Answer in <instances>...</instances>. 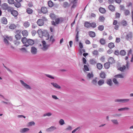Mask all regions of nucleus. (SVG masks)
<instances>
[{
  "mask_svg": "<svg viewBox=\"0 0 133 133\" xmlns=\"http://www.w3.org/2000/svg\"><path fill=\"white\" fill-rule=\"evenodd\" d=\"M43 47L42 48V49L44 51L46 50L49 47L50 45L49 44H46L45 41H43L42 42Z\"/></svg>",
  "mask_w": 133,
  "mask_h": 133,
  "instance_id": "1",
  "label": "nucleus"
},
{
  "mask_svg": "<svg viewBox=\"0 0 133 133\" xmlns=\"http://www.w3.org/2000/svg\"><path fill=\"white\" fill-rule=\"evenodd\" d=\"M125 38L128 41L131 42L132 40V33L131 32H129L126 35Z\"/></svg>",
  "mask_w": 133,
  "mask_h": 133,
  "instance_id": "2",
  "label": "nucleus"
},
{
  "mask_svg": "<svg viewBox=\"0 0 133 133\" xmlns=\"http://www.w3.org/2000/svg\"><path fill=\"white\" fill-rule=\"evenodd\" d=\"M27 43L28 44H25L23 46L28 47L29 45H32L34 43V41L33 40L29 39H28Z\"/></svg>",
  "mask_w": 133,
  "mask_h": 133,
  "instance_id": "3",
  "label": "nucleus"
},
{
  "mask_svg": "<svg viewBox=\"0 0 133 133\" xmlns=\"http://www.w3.org/2000/svg\"><path fill=\"white\" fill-rule=\"evenodd\" d=\"M129 100V99H116L115 102H116L126 103L128 102Z\"/></svg>",
  "mask_w": 133,
  "mask_h": 133,
  "instance_id": "4",
  "label": "nucleus"
},
{
  "mask_svg": "<svg viewBox=\"0 0 133 133\" xmlns=\"http://www.w3.org/2000/svg\"><path fill=\"white\" fill-rule=\"evenodd\" d=\"M48 42L49 43L50 45L52 44L55 41V39L54 38L53 36H51L48 39Z\"/></svg>",
  "mask_w": 133,
  "mask_h": 133,
  "instance_id": "5",
  "label": "nucleus"
},
{
  "mask_svg": "<svg viewBox=\"0 0 133 133\" xmlns=\"http://www.w3.org/2000/svg\"><path fill=\"white\" fill-rule=\"evenodd\" d=\"M20 82L22 85L25 88L27 89H31V87L25 83L22 80H20Z\"/></svg>",
  "mask_w": 133,
  "mask_h": 133,
  "instance_id": "6",
  "label": "nucleus"
},
{
  "mask_svg": "<svg viewBox=\"0 0 133 133\" xmlns=\"http://www.w3.org/2000/svg\"><path fill=\"white\" fill-rule=\"evenodd\" d=\"M46 37V40H48L49 39V35L46 30H44L43 32V36Z\"/></svg>",
  "mask_w": 133,
  "mask_h": 133,
  "instance_id": "7",
  "label": "nucleus"
},
{
  "mask_svg": "<svg viewBox=\"0 0 133 133\" xmlns=\"http://www.w3.org/2000/svg\"><path fill=\"white\" fill-rule=\"evenodd\" d=\"M37 23L38 25L41 26L43 25L44 23V22L42 19H39L37 21Z\"/></svg>",
  "mask_w": 133,
  "mask_h": 133,
  "instance_id": "8",
  "label": "nucleus"
},
{
  "mask_svg": "<svg viewBox=\"0 0 133 133\" xmlns=\"http://www.w3.org/2000/svg\"><path fill=\"white\" fill-rule=\"evenodd\" d=\"M31 51L33 54H36L37 52V49L35 47L32 46L31 48Z\"/></svg>",
  "mask_w": 133,
  "mask_h": 133,
  "instance_id": "9",
  "label": "nucleus"
},
{
  "mask_svg": "<svg viewBox=\"0 0 133 133\" xmlns=\"http://www.w3.org/2000/svg\"><path fill=\"white\" fill-rule=\"evenodd\" d=\"M63 20V18L62 17L57 18L55 19V23L57 24H58L60 22H62Z\"/></svg>",
  "mask_w": 133,
  "mask_h": 133,
  "instance_id": "10",
  "label": "nucleus"
},
{
  "mask_svg": "<svg viewBox=\"0 0 133 133\" xmlns=\"http://www.w3.org/2000/svg\"><path fill=\"white\" fill-rule=\"evenodd\" d=\"M56 129V128L54 126H52L49 128L47 129L46 131L47 132H51Z\"/></svg>",
  "mask_w": 133,
  "mask_h": 133,
  "instance_id": "11",
  "label": "nucleus"
},
{
  "mask_svg": "<svg viewBox=\"0 0 133 133\" xmlns=\"http://www.w3.org/2000/svg\"><path fill=\"white\" fill-rule=\"evenodd\" d=\"M8 6V5L7 3H4L2 4V7L3 10H6Z\"/></svg>",
  "mask_w": 133,
  "mask_h": 133,
  "instance_id": "12",
  "label": "nucleus"
},
{
  "mask_svg": "<svg viewBox=\"0 0 133 133\" xmlns=\"http://www.w3.org/2000/svg\"><path fill=\"white\" fill-rule=\"evenodd\" d=\"M88 34L89 36L91 37H94L96 36L95 32L93 31H90L89 32Z\"/></svg>",
  "mask_w": 133,
  "mask_h": 133,
  "instance_id": "13",
  "label": "nucleus"
},
{
  "mask_svg": "<svg viewBox=\"0 0 133 133\" xmlns=\"http://www.w3.org/2000/svg\"><path fill=\"white\" fill-rule=\"evenodd\" d=\"M11 13L13 16L15 17L17 16L18 14V12L16 10H14L13 9L11 12Z\"/></svg>",
  "mask_w": 133,
  "mask_h": 133,
  "instance_id": "14",
  "label": "nucleus"
},
{
  "mask_svg": "<svg viewBox=\"0 0 133 133\" xmlns=\"http://www.w3.org/2000/svg\"><path fill=\"white\" fill-rule=\"evenodd\" d=\"M89 63L91 65H94L97 63V62L94 59H92L89 61Z\"/></svg>",
  "mask_w": 133,
  "mask_h": 133,
  "instance_id": "15",
  "label": "nucleus"
},
{
  "mask_svg": "<svg viewBox=\"0 0 133 133\" xmlns=\"http://www.w3.org/2000/svg\"><path fill=\"white\" fill-rule=\"evenodd\" d=\"M43 31L41 29H38L37 31V33L41 38L43 36Z\"/></svg>",
  "mask_w": 133,
  "mask_h": 133,
  "instance_id": "16",
  "label": "nucleus"
},
{
  "mask_svg": "<svg viewBox=\"0 0 133 133\" xmlns=\"http://www.w3.org/2000/svg\"><path fill=\"white\" fill-rule=\"evenodd\" d=\"M2 23L4 24H6L7 23V21L6 18L5 17H3L1 19Z\"/></svg>",
  "mask_w": 133,
  "mask_h": 133,
  "instance_id": "17",
  "label": "nucleus"
},
{
  "mask_svg": "<svg viewBox=\"0 0 133 133\" xmlns=\"http://www.w3.org/2000/svg\"><path fill=\"white\" fill-rule=\"evenodd\" d=\"M100 76L101 78L104 79L105 78L106 75L104 72L101 71L100 74Z\"/></svg>",
  "mask_w": 133,
  "mask_h": 133,
  "instance_id": "18",
  "label": "nucleus"
},
{
  "mask_svg": "<svg viewBox=\"0 0 133 133\" xmlns=\"http://www.w3.org/2000/svg\"><path fill=\"white\" fill-rule=\"evenodd\" d=\"M22 34L23 36L25 37H26L28 35V32L26 30H24L22 32Z\"/></svg>",
  "mask_w": 133,
  "mask_h": 133,
  "instance_id": "19",
  "label": "nucleus"
},
{
  "mask_svg": "<svg viewBox=\"0 0 133 133\" xmlns=\"http://www.w3.org/2000/svg\"><path fill=\"white\" fill-rule=\"evenodd\" d=\"M104 81L103 79H101L98 82V84L99 86L102 85L104 83Z\"/></svg>",
  "mask_w": 133,
  "mask_h": 133,
  "instance_id": "20",
  "label": "nucleus"
},
{
  "mask_svg": "<svg viewBox=\"0 0 133 133\" xmlns=\"http://www.w3.org/2000/svg\"><path fill=\"white\" fill-rule=\"evenodd\" d=\"M108 8L109 9L112 11H113L115 10V7L114 6L111 5H110L108 6Z\"/></svg>",
  "mask_w": 133,
  "mask_h": 133,
  "instance_id": "21",
  "label": "nucleus"
},
{
  "mask_svg": "<svg viewBox=\"0 0 133 133\" xmlns=\"http://www.w3.org/2000/svg\"><path fill=\"white\" fill-rule=\"evenodd\" d=\"M41 11L44 14L46 13L47 11V8L44 7H43L41 9Z\"/></svg>",
  "mask_w": 133,
  "mask_h": 133,
  "instance_id": "22",
  "label": "nucleus"
},
{
  "mask_svg": "<svg viewBox=\"0 0 133 133\" xmlns=\"http://www.w3.org/2000/svg\"><path fill=\"white\" fill-rule=\"evenodd\" d=\"M51 84L52 85L55 87L58 88L60 89L61 87L59 85H58L56 83H51Z\"/></svg>",
  "mask_w": 133,
  "mask_h": 133,
  "instance_id": "23",
  "label": "nucleus"
},
{
  "mask_svg": "<svg viewBox=\"0 0 133 133\" xmlns=\"http://www.w3.org/2000/svg\"><path fill=\"white\" fill-rule=\"evenodd\" d=\"M30 25V23L28 21L25 22L23 23V26L25 28L28 27Z\"/></svg>",
  "mask_w": 133,
  "mask_h": 133,
  "instance_id": "24",
  "label": "nucleus"
},
{
  "mask_svg": "<svg viewBox=\"0 0 133 133\" xmlns=\"http://www.w3.org/2000/svg\"><path fill=\"white\" fill-rule=\"evenodd\" d=\"M108 61L110 64H112L114 63L115 61L113 57H110Z\"/></svg>",
  "mask_w": 133,
  "mask_h": 133,
  "instance_id": "25",
  "label": "nucleus"
},
{
  "mask_svg": "<svg viewBox=\"0 0 133 133\" xmlns=\"http://www.w3.org/2000/svg\"><path fill=\"white\" fill-rule=\"evenodd\" d=\"M29 129L27 128H25L21 130L20 132L21 133H24L29 130Z\"/></svg>",
  "mask_w": 133,
  "mask_h": 133,
  "instance_id": "26",
  "label": "nucleus"
},
{
  "mask_svg": "<svg viewBox=\"0 0 133 133\" xmlns=\"http://www.w3.org/2000/svg\"><path fill=\"white\" fill-rule=\"evenodd\" d=\"M14 4L15 6L17 8L20 7L21 6L20 3L17 2H15Z\"/></svg>",
  "mask_w": 133,
  "mask_h": 133,
  "instance_id": "27",
  "label": "nucleus"
},
{
  "mask_svg": "<svg viewBox=\"0 0 133 133\" xmlns=\"http://www.w3.org/2000/svg\"><path fill=\"white\" fill-rule=\"evenodd\" d=\"M28 39L25 38V37H24L22 38V42L24 44H25L27 43V42L28 40Z\"/></svg>",
  "mask_w": 133,
  "mask_h": 133,
  "instance_id": "28",
  "label": "nucleus"
},
{
  "mask_svg": "<svg viewBox=\"0 0 133 133\" xmlns=\"http://www.w3.org/2000/svg\"><path fill=\"white\" fill-rule=\"evenodd\" d=\"M124 13L125 15L127 16L130 14V11L128 10H124Z\"/></svg>",
  "mask_w": 133,
  "mask_h": 133,
  "instance_id": "29",
  "label": "nucleus"
},
{
  "mask_svg": "<svg viewBox=\"0 0 133 133\" xmlns=\"http://www.w3.org/2000/svg\"><path fill=\"white\" fill-rule=\"evenodd\" d=\"M99 12L101 13L104 14L105 12V9L102 7H100L99 9Z\"/></svg>",
  "mask_w": 133,
  "mask_h": 133,
  "instance_id": "30",
  "label": "nucleus"
},
{
  "mask_svg": "<svg viewBox=\"0 0 133 133\" xmlns=\"http://www.w3.org/2000/svg\"><path fill=\"white\" fill-rule=\"evenodd\" d=\"M108 47L111 49L115 47V45L114 43L112 42H111L108 44Z\"/></svg>",
  "mask_w": 133,
  "mask_h": 133,
  "instance_id": "31",
  "label": "nucleus"
},
{
  "mask_svg": "<svg viewBox=\"0 0 133 133\" xmlns=\"http://www.w3.org/2000/svg\"><path fill=\"white\" fill-rule=\"evenodd\" d=\"M121 24L124 26H126L127 25V22L124 20H123L121 22Z\"/></svg>",
  "mask_w": 133,
  "mask_h": 133,
  "instance_id": "32",
  "label": "nucleus"
},
{
  "mask_svg": "<svg viewBox=\"0 0 133 133\" xmlns=\"http://www.w3.org/2000/svg\"><path fill=\"white\" fill-rule=\"evenodd\" d=\"M26 11L29 14H31L33 12V10L31 8H28L26 9Z\"/></svg>",
  "mask_w": 133,
  "mask_h": 133,
  "instance_id": "33",
  "label": "nucleus"
},
{
  "mask_svg": "<svg viewBox=\"0 0 133 133\" xmlns=\"http://www.w3.org/2000/svg\"><path fill=\"white\" fill-rule=\"evenodd\" d=\"M110 63L109 62H106L104 64V67L105 69H108L110 67Z\"/></svg>",
  "mask_w": 133,
  "mask_h": 133,
  "instance_id": "34",
  "label": "nucleus"
},
{
  "mask_svg": "<svg viewBox=\"0 0 133 133\" xmlns=\"http://www.w3.org/2000/svg\"><path fill=\"white\" fill-rule=\"evenodd\" d=\"M90 23L89 22H86L84 23V26L87 28H89L90 27Z\"/></svg>",
  "mask_w": 133,
  "mask_h": 133,
  "instance_id": "35",
  "label": "nucleus"
},
{
  "mask_svg": "<svg viewBox=\"0 0 133 133\" xmlns=\"http://www.w3.org/2000/svg\"><path fill=\"white\" fill-rule=\"evenodd\" d=\"M94 75L92 74V72H91V73H89L87 75V77L89 78H91L94 77Z\"/></svg>",
  "mask_w": 133,
  "mask_h": 133,
  "instance_id": "36",
  "label": "nucleus"
},
{
  "mask_svg": "<svg viewBox=\"0 0 133 133\" xmlns=\"http://www.w3.org/2000/svg\"><path fill=\"white\" fill-rule=\"evenodd\" d=\"M120 54L122 56H124L126 55V52L124 50H122L120 52Z\"/></svg>",
  "mask_w": 133,
  "mask_h": 133,
  "instance_id": "37",
  "label": "nucleus"
},
{
  "mask_svg": "<svg viewBox=\"0 0 133 133\" xmlns=\"http://www.w3.org/2000/svg\"><path fill=\"white\" fill-rule=\"evenodd\" d=\"M13 9L12 7L8 6L6 10H7L9 12H11Z\"/></svg>",
  "mask_w": 133,
  "mask_h": 133,
  "instance_id": "38",
  "label": "nucleus"
},
{
  "mask_svg": "<svg viewBox=\"0 0 133 133\" xmlns=\"http://www.w3.org/2000/svg\"><path fill=\"white\" fill-rule=\"evenodd\" d=\"M97 68L99 70H101L102 68V65L99 63H98L97 64Z\"/></svg>",
  "mask_w": 133,
  "mask_h": 133,
  "instance_id": "39",
  "label": "nucleus"
},
{
  "mask_svg": "<svg viewBox=\"0 0 133 133\" xmlns=\"http://www.w3.org/2000/svg\"><path fill=\"white\" fill-rule=\"evenodd\" d=\"M126 67L125 65H123L122 67H121L118 68V70L121 71H123L125 69Z\"/></svg>",
  "mask_w": 133,
  "mask_h": 133,
  "instance_id": "40",
  "label": "nucleus"
},
{
  "mask_svg": "<svg viewBox=\"0 0 133 133\" xmlns=\"http://www.w3.org/2000/svg\"><path fill=\"white\" fill-rule=\"evenodd\" d=\"M107 84L111 86L112 85V82L111 80L110 79H108L107 80Z\"/></svg>",
  "mask_w": 133,
  "mask_h": 133,
  "instance_id": "41",
  "label": "nucleus"
},
{
  "mask_svg": "<svg viewBox=\"0 0 133 133\" xmlns=\"http://www.w3.org/2000/svg\"><path fill=\"white\" fill-rule=\"evenodd\" d=\"M15 37L17 40L20 39L21 38V34H16L15 35Z\"/></svg>",
  "mask_w": 133,
  "mask_h": 133,
  "instance_id": "42",
  "label": "nucleus"
},
{
  "mask_svg": "<svg viewBox=\"0 0 133 133\" xmlns=\"http://www.w3.org/2000/svg\"><path fill=\"white\" fill-rule=\"evenodd\" d=\"M99 42L101 44L104 45L105 43V41L103 38L100 39Z\"/></svg>",
  "mask_w": 133,
  "mask_h": 133,
  "instance_id": "43",
  "label": "nucleus"
},
{
  "mask_svg": "<svg viewBox=\"0 0 133 133\" xmlns=\"http://www.w3.org/2000/svg\"><path fill=\"white\" fill-rule=\"evenodd\" d=\"M16 27V25L14 24H11L9 26V28L11 29H14Z\"/></svg>",
  "mask_w": 133,
  "mask_h": 133,
  "instance_id": "44",
  "label": "nucleus"
},
{
  "mask_svg": "<svg viewBox=\"0 0 133 133\" xmlns=\"http://www.w3.org/2000/svg\"><path fill=\"white\" fill-rule=\"evenodd\" d=\"M104 26L103 25H99L98 27V29L101 31L103 30L104 29Z\"/></svg>",
  "mask_w": 133,
  "mask_h": 133,
  "instance_id": "45",
  "label": "nucleus"
},
{
  "mask_svg": "<svg viewBox=\"0 0 133 133\" xmlns=\"http://www.w3.org/2000/svg\"><path fill=\"white\" fill-rule=\"evenodd\" d=\"M48 4L49 6L50 7H52L54 5V4L51 1H48Z\"/></svg>",
  "mask_w": 133,
  "mask_h": 133,
  "instance_id": "46",
  "label": "nucleus"
},
{
  "mask_svg": "<svg viewBox=\"0 0 133 133\" xmlns=\"http://www.w3.org/2000/svg\"><path fill=\"white\" fill-rule=\"evenodd\" d=\"M96 26V23L94 22H93L90 23V27L93 28H95Z\"/></svg>",
  "mask_w": 133,
  "mask_h": 133,
  "instance_id": "47",
  "label": "nucleus"
},
{
  "mask_svg": "<svg viewBox=\"0 0 133 133\" xmlns=\"http://www.w3.org/2000/svg\"><path fill=\"white\" fill-rule=\"evenodd\" d=\"M129 109V108L127 107H125L124 108H121L118 109L119 111H120L125 110H128Z\"/></svg>",
  "mask_w": 133,
  "mask_h": 133,
  "instance_id": "48",
  "label": "nucleus"
},
{
  "mask_svg": "<svg viewBox=\"0 0 133 133\" xmlns=\"http://www.w3.org/2000/svg\"><path fill=\"white\" fill-rule=\"evenodd\" d=\"M115 77L116 78H123L124 77L121 74H119L115 75Z\"/></svg>",
  "mask_w": 133,
  "mask_h": 133,
  "instance_id": "49",
  "label": "nucleus"
},
{
  "mask_svg": "<svg viewBox=\"0 0 133 133\" xmlns=\"http://www.w3.org/2000/svg\"><path fill=\"white\" fill-rule=\"evenodd\" d=\"M14 32L15 34H20L21 33V31L19 30H15Z\"/></svg>",
  "mask_w": 133,
  "mask_h": 133,
  "instance_id": "50",
  "label": "nucleus"
},
{
  "mask_svg": "<svg viewBox=\"0 0 133 133\" xmlns=\"http://www.w3.org/2000/svg\"><path fill=\"white\" fill-rule=\"evenodd\" d=\"M84 71H89V68L88 66L86 65H84Z\"/></svg>",
  "mask_w": 133,
  "mask_h": 133,
  "instance_id": "51",
  "label": "nucleus"
},
{
  "mask_svg": "<svg viewBox=\"0 0 133 133\" xmlns=\"http://www.w3.org/2000/svg\"><path fill=\"white\" fill-rule=\"evenodd\" d=\"M97 78H95V79H94L92 80V83L94 85H96L97 84V81L96 80Z\"/></svg>",
  "mask_w": 133,
  "mask_h": 133,
  "instance_id": "52",
  "label": "nucleus"
},
{
  "mask_svg": "<svg viewBox=\"0 0 133 133\" xmlns=\"http://www.w3.org/2000/svg\"><path fill=\"white\" fill-rule=\"evenodd\" d=\"M8 2L9 4H12L14 3L15 1L14 0H8Z\"/></svg>",
  "mask_w": 133,
  "mask_h": 133,
  "instance_id": "53",
  "label": "nucleus"
},
{
  "mask_svg": "<svg viewBox=\"0 0 133 133\" xmlns=\"http://www.w3.org/2000/svg\"><path fill=\"white\" fill-rule=\"evenodd\" d=\"M77 0H73L72 2L74 3L73 5L72 6V8H74L75 6V5L76 4L77 1Z\"/></svg>",
  "mask_w": 133,
  "mask_h": 133,
  "instance_id": "54",
  "label": "nucleus"
},
{
  "mask_svg": "<svg viewBox=\"0 0 133 133\" xmlns=\"http://www.w3.org/2000/svg\"><path fill=\"white\" fill-rule=\"evenodd\" d=\"M59 123L61 125H62L64 124V120L62 119H61L59 121Z\"/></svg>",
  "mask_w": 133,
  "mask_h": 133,
  "instance_id": "55",
  "label": "nucleus"
},
{
  "mask_svg": "<svg viewBox=\"0 0 133 133\" xmlns=\"http://www.w3.org/2000/svg\"><path fill=\"white\" fill-rule=\"evenodd\" d=\"M105 19V18L104 17L101 16L99 17V20L101 22H103Z\"/></svg>",
  "mask_w": 133,
  "mask_h": 133,
  "instance_id": "56",
  "label": "nucleus"
},
{
  "mask_svg": "<svg viewBox=\"0 0 133 133\" xmlns=\"http://www.w3.org/2000/svg\"><path fill=\"white\" fill-rule=\"evenodd\" d=\"M98 51L95 50L93 52V54L94 55H98Z\"/></svg>",
  "mask_w": 133,
  "mask_h": 133,
  "instance_id": "57",
  "label": "nucleus"
},
{
  "mask_svg": "<svg viewBox=\"0 0 133 133\" xmlns=\"http://www.w3.org/2000/svg\"><path fill=\"white\" fill-rule=\"evenodd\" d=\"M52 115V114L51 112H48L46 113L45 114H44L43 115V116H51Z\"/></svg>",
  "mask_w": 133,
  "mask_h": 133,
  "instance_id": "58",
  "label": "nucleus"
},
{
  "mask_svg": "<svg viewBox=\"0 0 133 133\" xmlns=\"http://www.w3.org/2000/svg\"><path fill=\"white\" fill-rule=\"evenodd\" d=\"M50 16L53 19H54L55 17V15L52 13L50 15Z\"/></svg>",
  "mask_w": 133,
  "mask_h": 133,
  "instance_id": "59",
  "label": "nucleus"
},
{
  "mask_svg": "<svg viewBox=\"0 0 133 133\" xmlns=\"http://www.w3.org/2000/svg\"><path fill=\"white\" fill-rule=\"evenodd\" d=\"M35 124V123L33 121H31L29 122L28 123V125H29L31 126L32 125H34Z\"/></svg>",
  "mask_w": 133,
  "mask_h": 133,
  "instance_id": "60",
  "label": "nucleus"
},
{
  "mask_svg": "<svg viewBox=\"0 0 133 133\" xmlns=\"http://www.w3.org/2000/svg\"><path fill=\"white\" fill-rule=\"evenodd\" d=\"M68 3L66 2H65L64 3L63 6L64 8H66L68 6Z\"/></svg>",
  "mask_w": 133,
  "mask_h": 133,
  "instance_id": "61",
  "label": "nucleus"
},
{
  "mask_svg": "<svg viewBox=\"0 0 133 133\" xmlns=\"http://www.w3.org/2000/svg\"><path fill=\"white\" fill-rule=\"evenodd\" d=\"M113 81L115 84H118V82L116 79L115 78H114L113 79Z\"/></svg>",
  "mask_w": 133,
  "mask_h": 133,
  "instance_id": "62",
  "label": "nucleus"
},
{
  "mask_svg": "<svg viewBox=\"0 0 133 133\" xmlns=\"http://www.w3.org/2000/svg\"><path fill=\"white\" fill-rule=\"evenodd\" d=\"M114 54L116 55H119V51L118 50H116L115 51Z\"/></svg>",
  "mask_w": 133,
  "mask_h": 133,
  "instance_id": "63",
  "label": "nucleus"
},
{
  "mask_svg": "<svg viewBox=\"0 0 133 133\" xmlns=\"http://www.w3.org/2000/svg\"><path fill=\"white\" fill-rule=\"evenodd\" d=\"M31 33L32 35L33 36H34L36 34V32L35 30H33L31 32Z\"/></svg>",
  "mask_w": 133,
  "mask_h": 133,
  "instance_id": "64",
  "label": "nucleus"
}]
</instances>
